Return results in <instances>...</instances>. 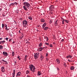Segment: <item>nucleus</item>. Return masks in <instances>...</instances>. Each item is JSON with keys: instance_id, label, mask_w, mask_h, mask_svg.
Segmentation results:
<instances>
[{"instance_id": "nucleus-29", "label": "nucleus", "mask_w": 77, "mask_h": 77, "mask_svg": "<svg viewBox=\"0 0 77 77\" xmlns=\"http://www.w3.org/2000/svg\"><path fill=\"white\" fill-rule=\"evenodd\" d=\"M64 21H65V19H63L62 22V24H64Z\"/></svg>"}, {"instance_id": "nucleus-54", "label": "nucleus", "mask_w": 77, "mask_h": 77, "mask_svg": "<svg viewBox=\"0 0 77 77\" xmlns=\"http://www.w3.org/2000/svg\"><path fill=\"white\" fill-rule=\"evenodd\" d=\"M20 20H23V19L21 18L20 19Z\"/></svg>"}, {"instance_id": "nucleus-58", "label": "nucleus", "mask_w": 77, "mask_h": 77, "mask_svg": "<svg viewBox=\"0 0 77 77\" xmlns=\"http://www.w3.org/2000/svg\"><path fill=\"white\" fill-rule=\"evenodd\" d=\"M23 2H25V0H23Z\"/></svg>"}, {"instance_id": "nucleus-60", "label": "nucleus", "mask_w": 77, "mask_h": 77, "mask_svg": "<svg viewBox=\"0 0 77 77\" xmlns=\"http://www.w3.org/2000/svg\"><path fill=\"white\" fill-rule=\"evenodd\" d=\"M5 15H3V17H5Z\"/></svg>"}, {"instance_id": "nucleus-4", "label": "nucleus", "mask_w": 77, "mask_h": 77, "mask_svg": "<svg viewBox=\"0 0 77 77\" xmlns=\"http://www.w3.org/2000/svg\"><path fill=\"white\" fill-rule=\"evenodd\" d=\"M59 21L58 20H56L54 23L55 26H57L58 25V23H59Z\"/></svg>"}, {"instance_id": "nucleus-8", "label": "nucleus", "mask_w": 77, "mask_h": 77, "mask_svg": "<svg viewBox=\"0 0 77 77\" xmlns=\"http://www.w3.org/2000/svg\"><path fill=\"white\" fill-rule=\"evenodd\" d=\"M1 71L3 72H4L5 71V67L4 66H2L1 67Z\"/></svg>"}, {"instance_id": "nucleus-2", "label": "nucleus", "mask_w": 77, "mask_h": 77, "mask_svg": "<svg viewBox=\"0 0 77 77\" xmlns=\"http://www.w3.org/2000/svg\"><path fill=\"white\" fill-rule=\"evenodd\" d=\"M29 69L32 72H35V68L33 65H30L29 66Z\"/></svg>"}, {"instance_id": "nucleus-63", "label": "nucleus", "mask_w": 77, "mask_h": 77, "mask_svg": "<svg viewBox=\"0 0 77 77\" xmlns=\"http://www.w3.org/2000/svg\"><path fill=\"white\" fill-rule=\"evenodd\" d=\"M28 43H30V42H29Z\"/></svg>"}, {"instance_id": "nucleus-59", "label": "nucleus", "mask_w": 77, "mask_h": 77, "mask_svg": "<svg viewBox=\"0 0 77 77\" xmlns=\"http://www.w3.org/2000/svg\"><path fill=\"white\" fill-rule=\"evenodd\" d=\"M23 26H24V27H25V26L24 25V24H23Z\"/></svg>"}, {"instance_id": "nucleus-40", "label": "nucleus", "mask_w": 77, "mask_h": 77, "mask_svg": "<svg viewBox=\"0 0 77 77\" xmlns=\"http://www.w3.org/2000/svg\"><path fill=\"white\" fill-rule=\"evenodd\" d=\"M14 3V5H18L17 3V2H15V3Z\"/></svg>"}, {"instance_id": "nucleus-51", "label": "nucleus", "mask_w": 77, "mask_h": 77, "mask_svg": "<svg viewBox=\"0 0 77 77\" xmlns=\"http://www.w3.org/2000/svg\"><path fill=\"white\" fill-rule=\"evenodd\" d=\"M15 41H14L13 42V43L14 44V43H15Z\"/></svg>"}, {"instance_id": "nucleus-61", "label": "nucleus", "mask_w": 77, "mask_h": 77, "mask_svg": "<svg viewBox=\"0 0 77 77\" xmlns=\"http://www.w3.org/2000/svg\"><path fill=\"white\" fill-rule=\"evenodd\" d=\"M74 1H76V0H73Z\"/></svg>"}, {"instance_id": "nucleus-6", "label": "nucleus", "mask_w": 77, "mask_h": 77, "mask_svg": "<svg viewBox=\"0 0 77 77\" xmlns=\"http://www.w3.org/2000/svg\"><path fill=\"white\" fill-rule=\"evenodd\" d=\"M21 75V72H19L17 73V74L16 75V77H19Z\"/></svg>"}, {"instance_id": "nucleus-56", "label": "nucleus", "mask_w": 77, "mask_h": 77, "mask_svg": "<svg viewBox=\"0 0 77 77\" xmlns=\"http://www.w3.org/2000/svg\"><path fill=\"white\" fill-rule=\"evenodd\" d=\"M42 28L43 29H44V26H42Z\"/></svg>"}, {"instance_id": "nucleus-21", "label": "nucleus", "mask_w": 77, "mask_h": 77, "mask_svg": "<svg viewBox=\"0 0 77 77\" xmlns=\"http://www.w3.org/2000/svg\"><path fill=\"white\" fill-rule=\"evenodd\" d=\"M37 74L38 75H41V72L38 71L37 72Z\"/></svg>"}, {"instance_id": "nucleus-22", "label": "nucleus", "mask_w": 77, "mask_h": 77, "mask_svg": "<svg viewBox=\"0 0 77 77\" xmlns=\"http://www.w3.org/2000/svg\"><path fill=\"white\" fill-rule=\"evenodd\" d=\"M28 18L30 20H32V17L31 16H29L28 17Z\"/></svg>"}, {"instance_id": "nucleus-3", "label": "nucleus", "mask_w": 77, "mask_h": 77, "mask_svg": "<svg viewBox=\"0 0 77 77\" xmlns=\"http://www.w3.org/2000/svg\"><path fill=\"white\" fill-rule=\"evenodd\" d=\"M34 57L35 59H38V57H39V53H36L34 55Z\"/></svg>"}, {"instance_id": "nucleus-57", "label": "nucleus", "mask_w": 77, "mask_h": 77, "mask_svg": "<svg viewBox=\"0 0 77 77\" xmlns=\"http://www.w3.org/2000/svg\"><path fill=\"white\" fill-rule=\"evenodd\" d=\"M19 60H21V58H19Z\"/></svg>"}, {"instance_id": "nucleus-13", "label": "nucleus", "mask_w": 77, "mask_h": 77, "mask_svg": "<svg viewBox=\"0 0 77 77\" xmlns=\"http://www.w3.org/2000/svg\"><path fill=\"white\" fill-rule=\"evenodd\" d=\"M63 65L65 67H66V66H67V65H66V63L65 62H64L63 63Z\"/></svg>"}, {"instance_id": "nucleus-45", "label": "nucleus", "mask_w": 77, "mask_h": 77, "mask_svg": "<svg viewBox=\"0 0 77 77\" xmlns=\"http://www.w3.org/2000/svg\"><path fill=\"white\" fill-rule=\"evenodd\" d=\"M52 23V21L51 20H50V21L49 22V23L51 24V23Z\"/></svg>"}, {"instance_id": "nucleus-30", "label": "nucleus", "mask_w": 77, "mask_h": 77, "mask_svg": "<svg viewBox=\"0 0 77 77\" xmlns=\"http://www.w3.org/2000/svg\"><path fill=\"white\" fill-rule=\"evenodd\" d=\"M49 47H51V48L53 47V45L52 44L49 45Z\"/></svg>"}, {"instance_id": "nucleus-31", "label": "nucleus", "mask_w": 77, "mask_h": 77, "mask_svg": "<svg viewBox=\"0 0 77 77\" xmlns=\"http://www.w3.org/2000/svg\"><path fill=\"white\" fill-rule=\"evenodd\" d=\"M42 45V43H40L38 45L39 47H41Z\"/></svg>"}, {"instance_id": "nucleus-62", "label": "nucleus", "mask_w": 77, "mask_h": 77, "mask_svg": "<svg viewBox=\"0 0 77 77\" xmlns=\"http://www.w3.org/2000/svg\"><path fill=\"white\" fill-rule=\"evenodd\" d=\"M51 14H53V12H51Z\"/></svg>"}, {"instance_id": "nucleus-50", "label": "nucleus", "mask_w": 77, "mask_h": 77, "mask_svg": "<svg viewBox=\"0 0 77 77\" xmlns=\"http://www.w3.org/2000/svg\"><path fill=\"white\" fill-rule=\"evenodd\" d=\"M20 57V56H18V57H17V58H18V59H19Z\"/></svg>"}, {"instance_id": "nucleus-28", "label": "nucleus", "mask_w": 77, "mask_h": 77, "mask_svg": "<svg viewBox=\"0 0 77 77\" xmlns=\"http://www.w3.org/2000/svg\"><path fill=\"white\" fill-rule=\"evenodd\" d=\"M64 21H65L67 23H68V22H69V21L65 19H64Z\"/></svg>"}, {"instance_id": "nucleus-38", "label": "nucleus", "mask_w": 77, "mask_h": 77, "mask_svg": "<svg viewBox=\"0 0 77 77\" xmlns=\"http://www.w3.org/2000/svg\"><path fill=\"white\" fill-rule=\"evenodd\" d=\"M25 27H27V23H25Z\"/></svg>"}, {"instance_id": "nucleus-42", "label": "nucleus", "mask_w": 77, "mask_h": 77, "mask_svg": "<svg viewBox=\"0 0 77 77\" xmlns=\"http://www.w3.org/2000/svg\"><path fill=\"white\" fill-rule=\"evenodd\" d=\"M45 44H46V45H49V44L47 43H46Z\"/></svg>"}, {"instance_id": "nucleus-37", "label": "nucleus", "mask_w": 77, "mask_h": 77, "mask_svg": "<svg viewBox=\"0 0 77 77\" xmlns=\"http://www.w3.org/2000/svg\"><path fill=\"white\" fill-rule=\"evenodd\" d=\"M11 6H14V5H15L14 3L11 4Z\"/></svg>"}, {"instance_id": "nucleus-53", "label": "nucleus", "mask_w": 77, "mask_h": 77, "mask_svg": "<svg viewBox=\"0 0 77 77\" xmlns=\"http://www.w3.org/2000/svg\"><path fill=\"white\" fill-rule=\"evenodd\" d=\"M68 61H69V62H71V61L69 60L68 59Z\"/></svg>"}, {"instance_id": "nucleus-11", "label": "nucleus", "mask_w": 77, "mask_h": 77, "mask_svg": "<svg viewBox=\"0 0 77 77\" xmlns=\"http://www.w3.org/2000/svg\"><path fill=\"white\" fill-rule=\"evenodd\" d=\"M5 29L7 30H9V29H8V27H7V25L5 24Z\"/></svg>"}, {"instance_id": "nucleus-39", "label": "nucleus", "mask_w": 77, "mask_h": 77, "mask_svg": "<svg viewBox=\"0 0 77 77\" xmlns=\"http://www.w3.org/2000/svg\"><path fill=\"white\" fill-rule=\"evenodd\" d=\"M8 39H9V38H6V41H8Z\"/></svg>"}, {"instance_id": "nucleus-35", "label": "nucleus", "mask_w": 77, "mask_h": 77, "mask_svg": "<svg viewBox=\"0 0 77 77\" xmlns=\"http://www.w3.org/2000/svg\"><path fill=\"white\" fill-rule=\"evenodd\" d=\"M54 6L53 5H51L50 6V8H54Z\"/></svg>"}, {"instance_id": "nucleus-14", "label": "nucleus", "mask_w": 77, "mask_h": 77, "mask_svg": "<svg viewBox=\"0 0 77 77\" xmlns=\"http://www.w3.org/2000/svg\"><path fill=\"white\" fill-rule=\"evenodd\" d=\"M5 42V41H1L0 42V44H4Z\"/></svg>"}, {"instance_id": "nucleus-10", "label": "nucleus", "mask_w": 77, "mask_h": 77, "mask_svg": "<svg viewBox=\"0 0 77 77\" xmlns=\"http://www.w3.org/2000/svg\"><path fill=\"white\" fill-rule=\"evenodd\" d=\"M15 70H13V72L12 73V75H13V77H15Z\"/></svg>"}, {"instance_id": "nucleus-36", "label": "nucleus", "mask_w": 77, "mask_h": 77, "mask_svg": "<svg viewBox=\"0 0 77 77\" xmlns=\"http://www.w3.org/2000/svg\"><path fill=\"white\" fill-rule=\"evenodd\" d=\"M48 53H47L46 54V57H47V56H48Z\"/></svg>"}, {"instance_id": "nucleus-19", "label": "nucleus", "mask_w": 77, "mask_h": 77, "mask_svg": "<svg viewBox=\"0 0 77 77\" xmlns=\"http://www.w3.org/2000/svg\"><path fill=\"white\" fill-rule=\"evenodd\" d=\"M47 25V24H46V23H44V24H43L42 26L43 27H45Z\"/></svg>"}, {"instance_id": "nucleus-16", "label": "nucleus", "mask_w": 77, "mask_h": 77, "mask_svg": "<svg viewBox=\"0 0 77 77\" xmlns=\"http://www.w3.org/2000/svg\"><path fill=\"white\" fill-rule=\"evenodd\" d=\"M27 55H25V57H24V60L25 61H26L27 60Z\"/></svg>"}, {"instance_id": "nucleus-34", "label": "nucleus", "mask_w": 77, "mask_h": 77, "mask_svg": "<svg viewBox=\"0 0 77 77\" xmlns=\"http://www.w3.org/2000/svg\"><path fill=\"white\" fill-rule=\"evenodd\" d=\"M24 37V35L23 34L21 36V38L22 39Z\"/></svg>"}, {"instance_id": "nucleus-25", "label": "nucleus", "mask_w": 77, "mask_h": 77, "mask_svg": "<svg viewBox=\"0 0 77 77\" xmlns=\"http://www.w3.org/2000/svg\"><path fill=\"white\" fill-rule=\"evenodd\" d=\"M45 39H47L46 40V41H48V37H47V36H46L45 37Z\"/></svg>"}, {"instance_id": "nucleus-9", "label": "nucleus", "mask_w": 77, "mask_h": 77, "mask_svg": "<svg viewBox=\"0 0 77 77\" xmlns=\"http://www.w3.org/2000/svg\"><path fill=\"white\" fill-rule=\"evenodd\" d=\"M28 23V22L27 21L24 20V21H23L22 24H27Z\"/></svg>"}, {"instance_id": "nucleus-23", "label": "nucleus", "mask_w": 77, "mask_h": 77, "mask_svg": "<svg viewBox=\"0 0 77 77\" xmlns=\"http://www.w3.org/2000/svg\"><path fill=\"white\" fill-rule=\"evenodd\" d=\"M2 28L3 29H4V27H5V24L2 23Z\"/></svg>"}, {"instance_id": "nucleus-43", "label": "nucleus", "mask_w": 77, "mask_h": 77, "mask_svg": "<svg viewBox=\"0 0 77 77\" xmlns=\"http://www.w3.org/2000/svg\"><path fill=\"white\" fill-rule=\"evenodd\" d=\"M5 64H8V62H7V61H5Z\"/></svg>"}, {"instance_id": "nucleus-46", "label": "nucleus", "mask_w": 77, "mask_h": 77, "mask_svg": "<svg viewBox=\"0 0 77 77\" xmlns=\"http://www.w3.org/2000/svg\"><path fill=\"white\" fill-rule=\"evenodd\" d=\"M11 41H12V39H10L9 40V42H11Z\"/></svg>"}, {"instance_id": "nucleus-44", "label": "nucleus", "mask_w": 77, "mask_h": 77, "mask_svg": "<svg viewBox=\"0 0 77 77\" xmlns=\"http://www.w3.org/2000/svg\"><path fill=\"white\" fill-rule=\"evenodd\" d=\"M2 60V62H5V61L4 60Z\"/></svg>"}, {"instance_id": "nucleus-17", "label": "nucleus", "mask_w": 77, "mask_h": 77, "mask_svg": "<svg viewBox=\"0 0 77 77\" xmlns=\"http://www.w3.org/2000/svg\"><path fill=\"white\" fill-rule=\"evenodd\" d=\"M49 9H50V11H51V12H52L53 11V10L54 9V8L50 7Z\"/></svg>"}, {"instance_id": "nucleus-55", "label": "nucleus", "mask_w": 77, "mask_h": 77, "mask_svg": "<svg viewBox=\"0 0 77 77\" xmlns=\"http://www.w3.org/2000/svg\"><path fill=\"white\" fill-rule=\"evenodd\" d=\"M19 32L20 33H21V32H20V30L19 31Z\"/></svg>"}, {"instance_id": "nucleus-24", "label": "nucleus", "mask_w": 77, "mask_h": 77, "mask_svg": "<svg viewBox=\"0 0 77 77\" xmlns=\"http://www.w3.org/2000/svg\"><path fill=\"white\" fill-rule=\"evenodd\" d=\"M44 57H43V56H42V55H41V56L40 57L41 59H44Z\"/></svg>"}, {"instance_id": "nucleus-26", "label": "nucleus", "mask_w": 77, "mask_h": 77, "mask_svg": "<svg viewBox=\"0 0 77 77\" xmlns=\"http://www.w3.org/2000/svg\"><path fill=\"white\" fill-rule=\"evenodd\" d=\"M14 55H15V52H12V56H14Z\"/></svg>"}, {"instance_id": "nucleus-64", "label": "nucleus", "mask_w": 77, "mask_h": 77, "mask_svg": "<svg viewBox=\"0 0 77 77\" xmlns=\"http://www.w3.org/2000/svg\"><path fill=\"white\" fill-rule=\"evenodd\" d=\"M20 30H21V29H20Z\"/></svg>"}, {"instance_id": "nucleus-52", "label": "nucleus", "mask_w": 77, "mask_h": 77, "mask_svg": "<svg viewBox=\"0 0 77 77\" xmlns=\"http://www.w3.org/2000/svg\"><path fill=\"white\" fill-rule=\"evenodd\" d=\"M2 10V9L0 8V11H1Z\"/></svg>"}, {"instance_id": "nucleus-49", "label": "nucleus", "mask_w": 77, "mask_h": 77, "mask_svg": "<svg viewBox=\"0 0 77 77\" xmlns=\"http://www.w3.org/2000/svg\"><path fill=\"white\" fill-rule=\"evenodd\" d=\"M27 77H30V75H27Z\"/></svg>"}, {"instance_id": "nucleus-15", "label": "nucleus", "mask_w": 77, "mask_h": 77, "mask_svg": "<svg viewBox=\"0 0 77 77\" xmlns=\"http://www.w3.org/2000/svg\"><path fill=\"white\" fill-rule=\"evenodd\" d=\"M48 27H45L44 28V30H48Z\"/></svg>"}, {"instance_id": "nucleus-48", "label": "nucleus", "mask_w": 77, "mask_h": 77, "mask_svg": "<svg viewBox=\"0 0 77 77\" xmlns=\"http://www.w3.org/2000/svg\"><path fill=\"white\" fill-rule=\"evenodd\" d=\"M57 70H58V71H59V69L58 68H57Z\"/></svg>"}, {"instance_id": "nucleus-27", "label": "nucleus", "mask_w": 77, "mask_h": 77, "mask_svg": "<svg viewBox=\"0 0 77 77\" xmlns=\"http://www.w3.org/2000/svg\"><path fill=\"white\" fill-rule=\"evenodd\" d=\"M29 70L26 71V74H29Z\"/></svg>"}, {"instance_id": "nucleus-1", "label": "nucleus", "mask_w": 77, "mask_h": 77, "mask_svg": "<svg viewBox=\"0 0 77 77\" xmlns=\"http://www.w3.org/2000/svg\"><path fill=\"white\" fill-rule=\"evenodd\" d=\"M23 5H25L23 8L25 10L27 11V9H29V7L30 6V4L28 2H25L23 3Z\"/></svg>"}, {"instance_id": "nucleus-20", "label": "nucleus", "mask_w": 77, "mask_h": 77, "mask_svg": "<svg viewBox=\"0 0 77 77\" xmlns=\"http://www.w3.org/2000/svg\"><path fill=\"white\" fill-rule=\"evenodd\" d=\"M70 69L71 70H73V69H74V67L73 66H71L70 68Z\"/></svg>"}, {"instance_id": "nucleus-47", "label": "nucleus", "mask_w": 77, "mask_h": 77, "mask_svg": "<svg viewBox=\"0 0 77 77\" xmlns=\"http://www.w3.org/2000/svg\"><path fill=\"white\" fill-rule=\"evenodd\" d=\"M2 39H3V38H0V41H1V40H2Z\"/></svg>"}, {"instance_id": "nucleus-33", "label": "nucleus", "mask_w": 77, "mask_h": 77, "mask_svg": "<svg viewBox=\"0 0 77 77\" xmlns=\"http://www.w3.org/2000/svg\"><path fill=\"white\" fill-rule=\"evenodd\" d=\"M67 58H68V57H70L71 58L72 57V56H71V55H69L67 57Z\"/></svg>"}, {"instance_id": "nucleus-5", "label": "nucleus", "mask_w": 77, "mask_h": 77, "mask_svg": "<svg viewBox=\"0 0 77 77\" xmlns=\"http://www.w3.org/2000/svg\"><path fill=\"white\" fill-rule=\"evenodd\" d=\"M45 47H40L38 49V50L39 51H41L42 50H43V49H44V48Z\"/></svg>"}, {"instance_id": "nucleus-7", "label": "nucleus", "mask_w": 77, "mask_h": 77, "mask_svg": "<svg viewBox=\"0 0 77 77\" xmlns=\"http://www.w3.org/2000/svg\"><path fill=\"white\" fill-rule=\"evenodd\" d=\"M3 54L4 56H7L8 55V53L5 51H4L3 52Z\"/></svg>"}, {"instance_id": "nucleus-41", "label": "nucleus", "mask_w": 77, "mask_h": 77, "mask_svg": "<svg viewBox=\"0 0 77 77\" xmlns=\"http://www.w3.org/2000/svg\"><path fill=\"white\" fill-rule=\"evenodd\" d=\"M64 41V39H62V40H61V42H63V41Z\"/></svg>"}, {"instance_id": "nucleus-18", "label": "nucleus", "mask_w": 77, "mask_h": 77, "mask_svg": "<svg viewBox=\"0 0 77 77\" xmlns=\"http://www.w3.org/2000/svg\"><path fill=\"white\" fill-rule=\"evenodd\" d=\"M58 64H59V63H60V61H59V59H57L56 60Z\"/></svg>"}, {"instance_id": "nucleus-32", "label": "nucleus", "mask_w": 77, "mask_h": 77, "mask_svg": "<svg viewBox=\"0 0 77 77\" xmlns=\"http://www.w3.org/2000/svg\"><path fill=\"white\" fill-rule=\"evenodd\" d=\"M3 46H2V45H0V50H1V49H3Z\"/></svg>"}, {"instance_id": "nucleus-12", "label": "nucleus", "mask_w": 77, "mask_h": 77, "mask_svg": "<svg viewBox=\"0 0 77 77\" xmlns=\"http://www.w3.org/2000/svg\"><path fill=\"white\" fill-rule=\"evenodd\" d=\"M41 22H42V23H44V22H45V20H44V19H43V18H42L41 19Z\"/></svg>"}]
</instances>
